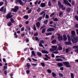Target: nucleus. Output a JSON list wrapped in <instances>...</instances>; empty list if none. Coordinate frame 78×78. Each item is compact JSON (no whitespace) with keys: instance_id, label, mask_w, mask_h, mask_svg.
Wrapping results in <instances>:
<instances>
[{"instance_id":"f257e3e1","label":"nucleus","mask_w":78,"mask_h":78,"mask_svg":"<svg viewBox=\"0 0 78 78\" xmlns=\"http://www.w3.org/2000/svg\"><path fill=\"white\" fill-rule=\"evenodd\" d=\"M78 40V37H73L72 39V41L73 43H77Z\"/></svg>"},{"instance_id":"f03ea898","label":"nucleus","mask_w":78,"mask_h":78,"mask_svg":"<svg viewBox=\"0 0 78 78\" xmlns=\"http://www.w3.org/2000/svg\"><path fill=\"white\" fill-rule=\"evenodd\" d=\"M68 39L69 41V42H65V44L66 45H72V43L70 41V36L68 35H67Z\"/></svg>"},{"instance_id":"7ed1b4c3","label":"nucleus","mask_w":78,"mask_h":78,"mask_svg":"<svg viewBox=\"0 0 78 78\" xmlns=\"http://www.w3.org/2000/svg\"><path fill=\"white\" fill-rule=\"evenodd\" d=\"M58 5L60 8H62V10L66 9V7H64V5H61V3L60 1H58Z\"/></svg>"},{"instance_id":"20e7f679","label":"nucleus","mask_w":78,"mask_h":78,"mask_svg":"<svg viewBox=\"0 0 78 78\" xmlns=\"http://www.w3.org/2000/svg\"><path fill=\"white\" fill-rule=\"evenodd\" d=\"M64 65L66 67H67V68H69V67L71 68V66L69 65V62H63Z\"/></svg>"},{"instance_id":"39448f33","label":"nucleus","mask_w":78,"mask_h":78,"mask_svg":"<svg viewBox=\"0 0 78 78\" xmlns=\"http://www.w3.org/2000/svg\"><path fill=\"white\" fill-rule=\"evenodd\" d=\"M57 35L58 36V39L59 41H62L63 40V37L62 36H61V34H58Z\"/></svg>"},{"instance_id":"423d86ee","label":"nucleus","mask_w":78,"mask_h":78,"mask_svg":"<svg viewBox=\"0 0 78 78\" xmlns=\"http://www.w3.org/2000/svg\"><path fill=\"white\" fill-rule=\"evenodd\" d=\"M12 13L9 12V13L6 16V18L7 19H10L12 17Z\"/></svg>"},{"instance_id":"0eeeda50","label":"nucleus","mask_w":78,"mask_h":78,"mask_svg":"<svg viewBox=\"0 0 78 78\" xmlns=\"http://www.w3.org/2000/svg\"><path fill=\"white\" fill-rule=\"evenodd\" d=\"M18 2H19V3H20V4L21 5H24V3H23V2H22V0H16L15 1L16 4H17V3H18Z\"/></svg>"},{"instance_id":"6e6552de","label":"nucleus","mask_w":78,"mask_h":78,"mask_svg":"<svg viewBox=\"0 0 78 78\" xmlns=\"http://www.w3.org/2000/svg\"><path fill=\"white\" fill-rule=\"evenodd\" d=\"M52 48L50 49V51H55V50L57 51V49H56V48H57V46H52Z\"/></svg>"},{"instance_id":"1a4fd4ad","label":"nucleus","mask_w":78,"mask_h":78,"mask_svg":"<svg viewBox=\"0 0 78 78\" xmlns=\"http://www.w3.org/2000/svg\"><path fill=\"white\" fill-rule=\"evenodd\" d=\"M64 2L65 4L69 5V6H71V4L69 3V2L68 1L66 0H64Z\"/></svg>"},{"instance_id":"9d476101","label":"nucleus","mask_w":78,"mask_h":78,"mask_svg":"<svg viewBox=\"0 0 78 78\" xmlns=\"http://www.w3.org/2000/svg\"><path fill=\"white\" fill-rule=\"evenodd\" d=\"M31 57H33V56H36V54H35V52L34 51H33L31 52Z\"/></svg>"},{"instance_id":"9b49d317","label":"nucleus","mask_w":78,"mask_h":78,"mask_svg":"<svg viewBox=\"0 0 78 78\" xmlns=\"http://www.w3.org/2000/svg\"><path fill=\"white\" fill-rule=\"evenodd\" d=\"M54 30H55V29L53 28H49L48 30L47 31L49 32L50 31H54Z\"/></svg>"},{"instance_id":"f8f14e48","label":"nucleus","mask_w":78,"mask_h":78,"mask_svg":"<svg viewBox=\"0 0 78 78\" xmlns=\"http://www.w3.org/2000/svg\"><path fill=\"white\" fill-rule=\"evenodd\" d=\"M42 53L45 54L46 53V54H48V52L47 51L44 50H42V51H41Z\"/></svg>"},{"instance_id":"ddd939ff","label":"nucleus","mask_w":78,"mask_h":78,"mask_svg":"<svg viewBox=\"0 0 78 78\" xmlns=\"http://www.w3.org/2000/svg\"><path fill=\"white\" fill-rule=\"evenodd\" d=\"M41 7H42V8H44V7L46 5H45V3H42L41 4Z\"/></svg>"},{"instance_id":"4468645a","label":"nucleus","mask_w":78,"mask_h":78,"mask_svg":"<svg viewBox=\"0 0 78 78\" xmlns=\"http://www.w3.org/2000/svg\"><path fill=\"white\" fill-rule=\"evenodd\" d=\"M40 23L39 22L36 23V26L37 28H39L40 27Z\"/></svg>"},{"instance_id":"2eb2a0df","label":"nucleus","mask_w":78,"mask_h":78,"mask_svg":"<svg viewBox=\"0 0 78 78\" xmlns=\"http://www.w3.org/2000/svg\"><path fill=\"white\" fill-rule=\"evenodd\" d=\"M63 40H64V41H67V37L66 36V35H63Z\"/></svg>"},{"instance_id":"dca6fc26","label":"nucleus","mask_w":78,"mask_h":78,"mask_svg":"<svg viewBox=\"0 0 78 78\" xmlns=\"http://www.w3.org/2000/svg\"><path fill=\"white\" fill-rule=\"evenodd\" d=\"M57 66L59 67H62L63 64L61 63H60L57 64Z\"/></svg>"},{"instance_id":"f3484780","label":"nucleus","mask_w":78,"mask_h":78,"mask_svg":"<svg viewBox=\"0 0 78 78\" xmlns=\"http://www.w3.org/2000/svg\"><path fill=\"white\" fill-rule=\"evenodd\" d=\"M0 11L1 12H2V14H5L6 13V10H0Z\"/></svg>"},{"instance_id":"a211bd4d","label":"nucleus","mask_w":78,"mask_h":78,"mask_svg":"<svg viewBox=\"0 0 78 78\" xmlns=\"http://www.w3.org/2000/svg\"><path fill=\"white\" fill-rule=\"evenodd\" d=\"M71 34L73 36H75V31L74 30L72 31Z\"/></svg>"},{"instance_id":"6ab92c4d","label":"nucleus","mask_w":78,"mask_h":78,"mask_svg":"<svg viewBox=\"0 0 78 78\" xmlns=\"http://www.w3.org/2000/svg\"><path fill=\"white\" fill-rule=\"evenodd\" d=\"M73 48L74 49H78V45L73 46Z\"/></svg>"},{"instance_id":"aec40b11","label":"nucleus","mask_w":78,"mask_h":78,"mask_svg":"<svg viewBox=\"0 0 78 78\" xmlns=\"http://www.w3.org/2000/svg\"><path fill=\"white\" fill-rule=\"evenodd\" d=\"M56 40H54L51 42V43L53 44H56Z\"/></svg>"},{"instance_id":"412c9836","label":"nucleus","mask_w":78,"mask_h":78,"mask_svg":"<svg viewBox=\"0 0 78 78\" xmlns=\"http://www.w3.org/2000/svg\"><path fill=\"white\" fill-rule=\"evenodd\" d=\"M37 55L39 56H42V53L41 52H37Z\"/></svg>"},{"instance_id":"4be33fe9","label":"nucleus","mask_w":78,"mask_h":78,"mask_svg":"<svg viewBox=\"0 0 78 78\" xmlns=\"http://www.w3.org/2000/svg\"><path fill=\"white\" fill-rule=\"evenodd\" d=\"M53 20L54 21V22H58L59 20H58L57 18H55Z\"/></svg>"},{"instance_id":"5701e85b","label":"nucleus","mask_w":78,"mask_h":78,"mask_svg":"<svg viewBox=\"0 0 78 78\" xmlns=\"http://www.w3.org/2000/svg\"><path fill=\"white\" fill-rule=\"evenodd\" d=\"M57 61H62V59L61 58H57L56 59Z\"/></svg>"},{"instance_id":"b1692460","label":"nucleus","mask_w":78,"mask_h":78,"mask_svg":"<svg viewBox=\"0 0 78 78\" xmlns=\"http://www.w3.org/2000/svg\"><path fill=\"white\" fill-rule=\"evenodd\" d=\"M28 16L25 15L24 16V19H28Z\"/></svg>"},{"instance_id":"393cba45","label":"nucleus","mask_w":78,"mask_h":78,"mask_svg":"<svg viewBox=\"0 0 78 78\" xmlns=\"http://www.w3.org/2000/svg\"><path fill=\"white\" fill-rule=\"evenodd\" d=\"M58 49L59 50H62V47L61 46H59L58 48Z\"/></svg>"},{"instance_id":"a878e982","label":"nucleus","mask_w":78,"mask_h":78,"mask_svg":"<svg viewBox=\"0 0 78 78\" xmlns=\"http://www.w3.org/2000/svg\"><path fill=\"white\" fill-rule=\"evenodd\" d=\"M26 28H27V29H28L29 30H31V28H30L29 26H26Z\"/></svg>"},{"instance_id":"bb28decb","label":"nucleus","mask_w":78,"mask_h":78,"mask_svg":"<svg viewBox=\"0 0 78 78\" xmlns=\"http://www.w3.org/2000/svg\"><path fill=\"white\" fill-rule=\"evenodd\" d=\"M71 78H74V74L73 73H71Z\"/></svg>"},{"instance_id":"cd10ccee","label":"nucleus","mask_w":78,"mask_h":78,"mask_svg":"<svg viewBox=\"0 0 78 78\" xmlns=\"http://www.w3.org/2000/svg\"><path fill=\"white\" fill-rule=\"evenodd\" d=\"M8 25L9 27H11L12 25V23L11 22H9V23L8 24Z\"/></svg>"},{"instance_id":"c85d7f7f","label":"nucleus","mask_w":78,"mask_h":78,"mask_svg":"<svg viewBox=\"0 0 78 78\" xmlns=\"http://www.w3.org/2000/svg\"><path fill=\"white\" fill-rule=\"evenodd\" d=\"M46 36H49V35H51L52 34V33H48L46 34Z\"/></svg>"},{"instance_id":"c756f323","label":"nucleus","mask_w":78,"mask_h":78,"mask_svg":"<svg viewBox=\"0 0 78 78\" xmlns=\"http://www.w3.org/2000/svg\"><path fill=\"white\" fill-rule=\"evenodd\" d=\"M15 10H18L19 9V7L18 6H16L15 7Z\"/></svg>"},{"instance_id":"7c9ffc66","label":"nucleus","mask_w":78,"mask_h":78,"mask_svg":"<svg viewBox=\"0 0 78 78\" xmlns=\"http://www.w3.org/2000/svg\"><path fill=\"white\" fill-rule=\"evenodd\" d=\"M45 56L47 58H48V59H50V57L48 56L46 54L45 55Z\"/></svg>"},{"instance_id":"2f4dec72","label":"nucleus","mask_w":78,"mask_h":78,"mask_svg":"<svg viewBox=\"0 0 78 78\" xmlns=\"http://www.w3.org/2000/svg\"><path fill=\"white\" fill-rule=\"evenodd\" d=\"M48 22V20H45L44 21V24H47Z\"/></svg>"},{"instance_id":"473e14b6","label":"nucleus","mask_w":78,"mask_h":78,"mask_svg":"<svg viewBox=\"0 0 78 78\" xmlns=\"http://www.w3.org/2000/svg\"><path fill=\"white\" fill-rule=\"evenodd\" d=\"M10 20H11V22L12 23H14V22H15V21H14V20H13V19H12V18H11V19H10Z\"/></svg>"},{"instance_id":"72a5a7b5","label":"nucleus","mask_w":78,"mask_h":78,"mask_svg":"<svg viewBox=\"0 0 78 78\" xmlns=\"http://www.w3.org/2000/svg\"><path fill=\"white\" fill-rule=\"evenodd\" d=\"M26 67H27L28 68H29V67H30V64L27 63V66H26Z\"/></svg>"},{"instance_id":"f704fd0d","label":"nucleus","mask_w":78,"mask_h":78,"mask_svg":"<svg viewBox=\"0 0 78 78\" xmlns=\"http://www.w3.org/2000/svg\"><path fill=\"white\" fill-rule=\"evenodd\" d=\"M48 6H51V2H50V1L48 3Z\"/></svg>"},{"instance_id":"c9c22d12","label":"nucleus","mask_w":78,"mask_h":78,"mask_svg":"<svg viewBox=\"0 0 78 78\" xmlns=\"http://www.w3.org/2000/svg\"><path fill=\"white\" fill-rule=\"evenodd\" d=\"M59 75L60 76H61V77H62L63 76V74L61 73H59Z\"/></svg>"},{"instance_id":"e433bc0d","label":"nucleus","mask_w":78,"mask_h":78,"mask_svg":"<svg viewBox=\"0 0 78 78\" xmlns=\"http://www.w3.org/2000/svg\"><path fill=\"white\" fill-rule=\"evenodd\" d=\"M63 14V13H62V12H60L59 14V16L60 17H61V16Z\"/></svg>"},{"instance_id":"4c0bfd02","label":"nucleus","mask_w":78,"mask_h":78,"mask_svg":"<svg viewBox=\"0 0 78 78\" xmlns=\"http://www.w3.org/2000/svg\"><path fill=\"white\" fill-rule=\"evenodd\" d=\"M41 64L42 66L43 67H44L45 64L44 63H41Z\"/></svg>"},{"instance_id":"58836bf2","label":"nucleus","mask_w":78,"mask_h":78,"mask_svg":"<svg viewBox=\"0 0 78 78\" xmlns=\"http://www.w3.org/2000/svg\"><path fill=\"white\" fill-rule=\"evenodd\" d=\"M26 73L27 74H29L30 73V71L28 70H27L26 71Z\"/></svg>"},{"instance_id":"ea45409f","label":"nucleus","mask_w":78,"mask_h":78,"mask_svg":"<svg viewBox=\"0 0 78 78\" xmlns=\"http://www.w3.org/2000/svg\"><path fill=\"white\" fill-rule=\"evenodd\" d=\"M39 46L40 47H43V45H42V44L41 43H40V44H39Z\"/></svg>"},{"instance_id":"a19ab883","label":"nucleus","mask_w":78,"mask_h":78,"mask_svg":"<svg viewBox=\"0 0 78 78\" xmlns=\"http://www.w3.org/2000/svg\"><path fill=\"white\" fill-rule=\"evenodd\" d=\"M3 4H4V3L3 2H0V6H2Z\"/></svg>"},{"instance_id":"79ce46f5","label":"nucleus","mask_w":78,"mask_h":78,"mask_svg":"<svg viewBox=\"0 0 78 78\" xmlns=\"http://www.w3.org/2000/svg\"><path fill=\"white\" fill-rule=\"evenodd\" d=\"M52 75L53 76H54V77H55V76H56V74L53 73H52Z\"/></svg>"},{"instance_id":"37998d69","label":"nucleus","mask_w":78,"mask_h":78,"mask_svg":"<svg viewBox=\"0 0 78 78\" xmlns=\"http://www.w3.org/2000/svg\"><path fill=\"white\" fill-rule=\"evenodd\" d=\"M75 19L78 21V16H75L74 17Z\"/></svg>"},{"instance_id":"c03bdc74","label":"nucleus","mask_w":78,"mask_h":78,"mask_svg":"<svg viewBox=\"0 0 78 78\" xmlns=\"http://www.w3.org/2000/svg\"><path fill=\"white\" fill-rule=\"evenodd\" d=\"M47 72H48V73H51V70H50L49 69H48L47 70Z\"/></svg>"},{"instance_id":"a18cd8bd","label":"nucleus","mask_w":78,"mask_h":78,"mask_svg":"<svg viewBox=\"0 0 78 78\" xmlns=\"http://www.w3.org/2000/svg\"><path fill=\"white\" fill-rule=\"evenodd\" d=\"M24 30H25V28H24V27H23L21 28V31H23Z\"/></svg>"},{"instance_id":"49530a36","label":"nucleus","mask_w":78,"mask_h":78,"mask_svg":"<svg viewBox=\"0 0 78 78\" xmlns=\"http://www.w3.org/2000/svg\"><path fill=\"white\" fill-rule=\"evenodd\" d=\"M34 30H36V27L35 25L34 26Z\"/></svg>"},{"instance_id":"de8ad7c7","label":"nucleus","mask_w":78,"mask_h":78,"mask_svg":"<svg viewBox=\"0 0 78 78\" xmlns=\"http://www.w3.org/2000/svg\"><path fill=\"white\" fill-rule=\"evenodd\" d=\"M4 73L5 75H7V71L6 70L4 71Z\"/></svg>"},{"instance_id":"09e8293b","label":"nucleus","mask_w":78,"mask_h":78,"mask_svg":"<svg viewBox=\"0 0 78 78\" xmlns=\"http://www.w3.org/2000/svg\"><path fill=\"white\" fill-rule=\"evenodd\" d=\"M45 31V29H44L42 31V33H44Z\"/></svg>"},{"instance_id":"8fccbe9b","label":"nucleus","mask_w":78,"mask_h":78,"mask_svg":"<svg viewBox=\"0 0 78 78\" xmlns=\"http://www.w3.org/2000/svg\"><path fill=\"white\" fill-rule=\"evenodd\" d=\"M54 15H55V13H53L51 15L50 17H51L52 16H54Z\"/></svg>"},{"instance_id":"3c124183","label":"nucleus","mask_w":78,"mask_h":78,"mask_svg":"<svg viewBox=\"0 0 78 78\" xmlns=\"http://www.w3.org/2000/svg\"><path fill=\"white\" fill-rule=\"evenodd\" d=\"M40 43H41V44H44V41H40Z\"/></svg>"},{"instance_id":"603ef678","label":"nucleus","mask_w":78,"mask_h":78,"mask_svg":"<svg viewBox=\"0 0 78 78\" xmlns=\"http://www.w3.org/2000/svg\"><path fill=\"white\" fill-rule=\"evenodd\" d=\"M46 19H48L49 18V16L48 15H46Z\"/></svg>"},{"instance_id":"864d4df0","label":"nucleus","mask_w":78,"mask_h":78,"mask_svg":"<svg viewBox=\"0 0 78 78\" xmlns=\"http://www.w3.org/2000/svg\"><path fill=\"white\" fill-rule=\"evenodd\" d=\"M45 12L44 11L42 12L41 13H40V15H42L43 14H44V13H45Z\"/></svg>"},{"instance_id":"5fc2aeb1","label":"nucleus","mask_w":78,"mask_h":78,"mask_svg":"<svg viewBox=\"0 0 78 78\" xmlns=\"http://www.w3.org/2000/svg\"><path fill=\"white\" fill-rule=\"evenodd\" d=\"M54 53H55V54H58V53H59V52L58 51H54Z\"/></svg>"},{"instance_id":"6e6d98bb","label":"nucleus","mask_w":78,"mask_h":78,"mask_svg":"<svg viewBox=\"0 0 78 78\" xmlns=\"http://www.w3.org/2000/svg\"><path fill=\"white\" fill-rule=\"evenodd\" d=\"M32 66H37V64H34V63H33L32 64Z\"/></svg>"},{"instance_id":"4d7b16f0","label":"nucleus","mask_w":78,"mask_h":78,"mask_svg":"<svg viewBox=\"0 0 78 78\" xmlns=\"http://www.w3.org/2000/svg\"><path fill=\"white\" fill-rule=\"evenodd\" d=\"M51 55H52V58H55V55H54V54L52 53L51 54Z\"/></svg>"},{"instance_id":"13d9d810","label":"nucleus","mask_w":78,"mask_h":78,"mask_svg":"<svg viewBox=\"0 0 78 78\" xmlns=\"http://www.w3.org/2000/svg\"><path fill=\"white\" fill-rule=\"evenodd\" d=\"M29 39L27 38L26 39V41L27 42H29Z\"/></svg>"},{"instance_id":"bf43d9fd","label":"nucleus","mask_w":78,"mask_h":78,"mask_svg":"<svg viewBox=\"0 0 78 78\" xmlns=\"http://www.w3.org/2000/svg\"><path fill=\"white\" fill-rule=\"evenodd\" d=\"M7 67H8L7 66H5L4 67V69L5 70L6 69H7Z\"/></svg>"},{"instance_id":"052dcab7","label":"nucleus","mask_w":78,"mask_h":78,"mask_svg":"<svg viewBox=\"0 0 78 78\" xmlns=\"http://www.w3.org/2000/svg\"><path fill=\"white\" fill-rule=\"evenodd\" d=\"M75 52H76V53H78V49H77L75 50Z\"/></svg>"},{"instance_id":"680f3d73","label":"nucleus","mask_w":78,"mask_h":78,"mask_svg":"<svg viewBox=\"0 0 78 78\" xmlns=\"http://www.w3.org/2000/svg\"><path fill=\"white\" fill-rule=\"evenodd\" d=\"M60 69L61 70H64V68L63 67H61L60 68Z\"/></svg>"},{"instance_id":"e2e57ef3","label":"nucleus","mask_w":78,"mask_h":78,"mask_svg":"<svg viewBox=\"0 0 78 78\" xmlns=\"http://www.w3.org/2000/svg\"><path fill=\"white\" fill-rule=\"evenodd\" d=\"M38 2V1H36V2H35V5H37V4Z\"/></svg>"},{"instance_id":"0e129e2a","label":"nucleus","mask_w":78,"mask_h":78,"mask_svg":"<svg viewBox=\"0 0 78 78\" xmlns=\"http://www.w3.org/2000/svg\"><path fill=\"white\" fill-rule=\"evenodd\" d=\"M38 34L36 32L34 34V36H37V35H38Z\"/></svg>"},{"instance_id":"69168bd1","label":"nucleus","mask_w":78,"mask_h":78,"mask_svg":"<svg viewBox=\"0 0 78 78\" xmlns=\"http://www.w3.org/2000/svg\"><path fill=\"white\" fill-rule=\"evenodd\" d=\"M75 2H74V1H72V5H74L75 4Z\"/></svg>"},{"instance_id":"338daca9","label":"nucleus","mask_w":78,"mask_h":78,"mask_svg":"<svg viewBox=\"0 0 78 78\" xmlns=\"http://www.w3.org/2000/svg\"><path fill=\"white\" fill-rule=\"evenodd\" d=\"M3 9H4V7L3 6L1 8L0 10H3Z\"/></svg>"},{"instance_id":"774afa93","label":"nucleus","mask_w":78,"mask_h":78,"mask_svg":"<svg viewBox=\"0 0 78 78\" xmlns=\"http://www.w3.org/2000/svg\"><path fill=\"white\" fill-rule=\"evenodd\" d=\"M75 27L76 28H78V24H76Z\"/></svg>"}]
</instances>
